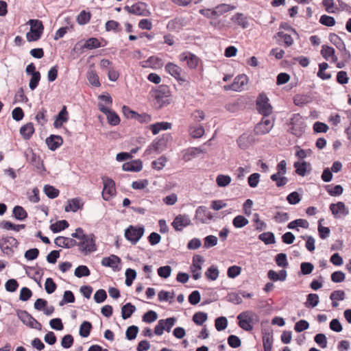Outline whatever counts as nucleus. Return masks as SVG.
Here are the masks:
<instances>
[{
    "instance_id": "33",
    "label": "nucleus",
    "mask_w": 351,
    "mask_h": 351,
    "mask_svg": "<svg viewBox=\"0 0 351 351\" xmlns=\"http://www.w3.org/2000/svg\"><path fill=\"white\" fill-rule=\"evenodd\" d=\"M87 79L91 85L96 87L100 86L99 76L97 75L96 71L93 69V66H90L87 72Z\"/></svg>"
},
{
    "instance_id": "23",
    "label": "nucleus",
    "mask_w": 351,
    "mask_h": 351,
    "mask_svg": "<svg viewBox=\"0 0 351 351\" xmlns=\"http://www.w3.org/2000/svg\"><path fill=\"white\" fill-rule=\"evenodd\" d=\"M245 318L250 324L252 326L259 322L258 315L252 311H246L241 313L238 316L237 319Z\"/></svg>"
},
{
    "instance_id": "55",
    "label": "nucleus",
    "mask_w": 351,
    "mask_h": 351,
    "mask_svg": "<svg viewBox=\"0 0 351 351\" xmlns=\"http://www.w3.org/2000/svg\"><path fill=\"white\" fill-rule=\"evenodd\" d=\"M323 221V219H320L318 221V232L319 236L322 239H326L329 237L330 230L328 227H324L322 226V221Z\"/></svg>"
},
{
    "instance_id": "46",
    "label": "nucleus",
    "mask_w": 351,
    "mask_h": 351,
    "mask_svg": "<svg viewBox=\"0 0 351 351\" xmlns=\"http://www.w3.org/2000/svg\"><path fill=\"white\" fill-rule=\"evenodd\" d=\"M319 296L316 293H309L307 295L306 302L305 306L306 307L314 308L319 304Z\"/></svg>"
},
{
    "instance_id": "44",
    "label": "nucleus",
    "mask_w": 351,
    "mask_h": 351,
    "mask_svg": "<svg viewBox=\"0 0 351 351\" xmlns=\"http://www.w3.org/2000/svg\"><path fill=\"white\" fill-rule=\"evenodd\" d=\"M208 319V315L204 312H197L193 316V321L198 326H202Z\"/></svg>"
},
{
    "instance_id": "50",
    "label": "nucleus",
    "mask_w": 351,
    "mask_h": 351,
    "mask_svg": "<svg viewBox=\"0 0 351 351\" xmlns=\"http://www.w3.org/2000/svg\"><path fill=\"white\" fill-rule=\"evenodd\" d=\"M215 326L217 331H221L226 328L228 319L226 317L221 316L215 319Z\"/></svg>"
},
{
    "instance_id": "22",
    "label": "nucleus",
    "mask_w": 351,
    "mask_h": 351,
    "mask_svg": "<svg viewBox=\"0 0 351 351\" xmlns=\"http://www.w3.org/2000/svg\"><path fill=\"white\" fill-rule=\"evenodd\" d=\"M121 262V258L114 254L104 257L101 261V265L105 267L112 268L114 270L117 267V264Z\"/></svg>"
},
{
    "instance_id": "39",
    "label": "nucleus",
    "mask_w": 351,
    "mask_h": 351,
    "mask_svg": "<svg viewBox=\"0 0 351 351\" xmlns=\"http://www.w3.org/2000/svg\"><path fill=\"white\" fill-rule=\"evenodd\" d=\"M219 271L216 265H211L205 272L206 277L210 280H215L219 277Z\"/></svg>"
},
{
    "instance_id": "38",
    "label": "nucleus",
    "mask_w": 351,
    "mask_h": 351,
    "mask_svg": "<svg viewBox=\"0 0 351 351\" xmlns=\"http://www.w3.org/2000/svg\"><path fill=\"white\" fill-rule=\"evenodd\" d=\"M92 327V324L90 322L84 321L80 327V335L82 337H87L90 333Z\"/></svg>"
},
{
    "instance_id": "20",
    "label": "nucleus",
    "mask_w": 351,
    "mask_h": 351,
    "mask_svg": "<svg viewBox=\"0 0 351 351\" xmlns=\"http://www.w3.org/2000/svg\"><path fill=\"white\" fill-rule=\"evenodd\" d=\"M143 169V162L141 160H134L123 164L122 169L125 171L138 172Z\"/></svg>"
},
{
    "instance_id": "4",
    "label": "nucleus",
    "mask_w": 351,
    "mask_h": 351,
    "mask_svg": "<svg viewBox=\"0 0 351 351\" xmlns=\"http://www.w3.org/2000/svg\"><path fill=\"white\" fill-rule=\"evenodd\" d=\"M145 232V227L143 225L136 226L130 225L124 232L125 238L131 243L135 245L143 237Z\"/></svg>"
},
{
    "instance_id": "35",
    "label": "nucleus",
    "mask_w": 351,
    "mask_h": 351,
    "mask_svg": "<svg viewBox=\"0 0 351 351\" xmlns=\"http://www.w3.org/2000/svg\"><path fill=\"white\" fill-rule=\"evenodd\" d=\"M12 213L14 217L19 221H23L27 217V213L21 206H14Z\"/></svg>"
},
{
    "instance_id": "51",
    "label": "nucleus",
    "mask_w": 351,
    "mask_h": 351,
    "mask_svg": "<svg viewBox=\"0 0 351 351\" xmlns=\"http://www.w3.org/2000/svg\"><path fill=\"white\" fill-rule=\"evenodd\" d=\"M201 153H204V150L200 147H190L186 150L184 157L186 160H191V158H194Z\"/></svg>"
},
{
    "instance_id": "36",
    "label": "nucleus",
    "mask_w": 351,
    "mask_h": 351,
    "mask_svg": "<svg viewBox=\"0 0 351 351\" xmlns=\"http://www.w3.org/2000/svg\"><path fill=\"white\" fill-rule=\"evenodd\" d=\"M80 208V199L78 198H73L68 201V204L65 206L64 210L66 212H76Z\"/></svg>"
},
{
    "instance_id": "58",
    "label": "nucleus",
    "mask_w": 351,
    "mask_h": 351,
    "mask_svg": "<svg viewBox=\"0 0 351 351\" xmlns=\"http://www.w3.org/2000/svg\"><path fill=\"white\" fill-rule=\"evenodd\" d=\"M57 289V285L51 278H47L45 283V289L48 294L53 293Z\"/></svg>"
},
{
    "instance_id": "24",
    "label": "nucleus",
    "mask_w": 351,
    "mask_h": 351,
    "mask_svg": "<svg viewBox=\"0 0 351 351\" xmlns=\"http://www.w3.org/2000/svg\"><path fill=\"white\" fill-rule=\"evenodd\" d=\"M330 210L332 215H337L339 213H341L344 215H347L349 213L346 205L342 202H338L337 204H331L330 205Z\"/></svg>"
},
{
    "instance_id": "3",
    "label": "nucleus",
    "mask_w": 351,
    "mask_h": 351,
    "mask_svg": "<svg viewBox=\"0 0 351 351\" xmlns=\"http://www.w3.org/2000/svg\"><path fill=\"white\" fill-rule=\"evenodd\" d=\"M28 23L30 25V30L26 34L27 40L28 42L38 40L44 30L43 22L38 19H30Z\"/></svg>"
},
{
    "instance_id": "56",
    "label": "nucleus",
    "mask_w": 351,
    "mask_h": 351,
    "mask_svg": "<svg viewBox=\"0 0 351 351\" xmlns=\"http://www.w3.org/2000/svg\"><path fill=\"white\" fill-rule=\"evenodd\" d=\"M275 261L277 265L281 267H286L289 265L287 254L285 253L278 254L275 257Z\"/></svg>"
},
{
    "instance_id": "61",
    "label": "nucleus",
    "mask_w": 351,
    "mask_h": 351,
    "mask_svg": "<svg viewBox=\"0 0 351 351\" xmlns=\"http://www.w3.org/2000/svg\"><path fill=\"white\" fill-rule=\"evenodd\" d=\"M162 325L165 327V330L169 332L172 327L176 323V318L174 317H168L167 319H162Z\"/></svg>"
},
{
    "instance_id": "31",
    "label": "nucleus",
    "mask_w": 351,
    "mask_h": 351,
    "mask_svg": "<svg viewBox=\"0 0 351 351\" xmlns=\"http://www.w3.org/2000/svg\"><path fill=\"white\" fill-rule=\"evenodd\" d=\"M273 340V333L271 332H265L263 333V343L264 351H271Z\"/></svg>"
},
{
    "instance_id": "64",
    "label": "nucleus",
    "mask_w": 351,
    "mask_h": 351,
    "mask_svg": "<svg viewBox=\"0 0 351 351\" xmlns=\"http://www.w3.org/2000/svg\"><path fill=\"white\" fill-rule=\"evenodd\" d=\"M314 265L309 262H303L300 264V271L303 275H308L313 272Z\"/></svg>"
},
{
    "instance_id": "34",
    "label": "nucleus",
    "mask_w": 351,
    "mask_h": 351,
    "mask_svg": "<svg viewBox=\"0 0 351 351\" xmlns=\"http://www.w3.org/2000/svg\"><path fill=\"white\" fill-rule=\"evenodd\" d=\"M69 226L68 221L65 219L58 221L50 226V230L53 233H58L65 230Z\"/></svg>"
},
{
    "instance_id": "27",
    "label": "nucleus",
    "mask_w": 351,
    "mask_h": 351,
    "mask_svg": "<svg viewBox=\"0 0 351 351\" xmlns=\"http://www.w3.org/2000/svg\"><path fill=\"white\" fill-rule=\"evenodd\" d=\"M34 132V128L32 123L29 122L23 125L20 129V134L25 140H29Z\"/></svg>"
},
{
    "instance_id": "60",
    "label": "nucleus",
    "mask_w": 351,
    "mask_h": 351,
    "mask_svg": "<svg viewBox=\"0 0 351 351\" xmlns=\"http://www.w3.org/2000/svg\"><path fill=\"white\" fill-rule=\"evenodd\" d=\"M145 4L143 3H138L132 5L131 14L139 16L145 15Z\"/></svg>"
},
{
    "instance_id": "25",
    "label": "nucleus",
    "mask_w": 351,
    "mask_h": 351,
    "mask_svg": "<svg viewBox=\"0 0 351 351\" xmlns=\"http://www.w3.org/2000/svg\"><path fill=\"white\" fill-rule=\"evenodd\" d=\"M248 82L247 76L245 74H241L237 75L233 81L236 91L239 92L244 89V86L247 84Z\"/></svg>"
},
{
    "instance_id": "16",
    "label": "nucleus",
    "mask_w": 351,
    "mask_h": 351,
    "mask_svg": "<svg viewBox=\"0 0 351 351\" xmlns=\"http://www.w3.org/2000/svg\"><path fill=\"white\" fill-rule=\"evenodd\" d=\"M180 60L181 61H186L188 66L191 69L197 68L199 60L197 56L189 51L181 53L180 55Z\"/></svg>"
},
{
    "instance_id": "49",
    "label": "nucleus",
    "mask_w": 351,
    "mask_h": 351,
    "mask_svg": "<svg viewBox=\"0 0 351 351\" xmlns=\"http://www.w3.org/2000/svg\"><path fill=\"white\" fill-rule=\"evenodd\" d=\"M308 163L306 161H303L301 163L299 162H294V167L295 168V173L300 176H304L306 173Z\"/></svg>"
},
{
    "instance_id": "5",
    "label": "nucleus",
    "mask_w": 351,
    "mask_h": 351,
    "mask_svg": "<svg viewBox=\"0 0 351 351\" xmlns=\"http://www.w3.org/2000/svg\"><path fill=\"white\" fill-rule=\"evenodd\" d=\"M165 71L173 76L178 83L182 85L184 82H188L187 75L181 67L177 64L168 62L165 67Z\"/></svg>"
},
{
    "instance_id": "13",
    "label": "nucleus",
    "mask_w": 351,
    "mask_h": 351,
    "mask_svg": "<svg viewBox=\"0 0 351 351\" xmlns=\"http://www.w3.org/2000/svg\"><path fill=\"white\" fill-rule=\"evenodd\" d=\"M191 224V221L189 217L186 215H177L173 222L171 223V226L175 229L176 231H182V230L190 226Z\"/></svg>"
},
{
    "instance_id": "48",
    "label": "nucleus",
    "mask_w": 351,
    "mask_h": 351,
    "mask_svg": "<svg viewBox=\"0 0 351 351\" xmlns=\"http://www.w3.org/2000/svg\"><path fill=\"white\" fill-rule=\"evenodd\" d=\"M138 327L134 325L129 326L125 331V337L128 340L131 341L136 339L138 333Z\"/></svg>"
},
{
    "instance_id": "37",
    "label": "nucleus",
    "mask_w": 351,
    "mask_h": 351,
    "mask_svg": "<svg viewBox=\"0 0 351 351\" xmlns=\"http://www.w3.org/2000/svg\"><path fill=\"white\" fill-rule=\"evenodd\" d=\"M31 164L35 167L39 171H45L43 161L40 157L36 155L35 153H32L30 158Z\"/></svg>"
},
{
    "instance_id": "8",
    "label": "nucleus",
    "mask_w": 351,
    "mask_h": 351,
    "mask_svg": "<svg viewBox=\"0 0 351 351\" xmlns=\"http://www.w3.org/2000/svg\"><path fill=\"white\" fill-rule=\"evenodd\" d=\"M17 315L19 319L26 326L31 328L41 330L42 325L34 317H32L28 312L25 310H19Z\"/></svg>"
},
{
    "instance_id": "11",
    "label": "nucleus",
    "mask_w": 351,
    "mask_h": 351,
    "mask_svg": "<svg viewBox=\"0 0 351 351\" xmlns=\"http://www.w3.org/2000/svg\"><path fill=\"white\" fill-rule=\"evenodd\" d=\"M273 126V121L269 118L264 117L262 120L256 125L254 132L256 135H264L269 133Z\"/></svg>"
},
{
    "instance_id": "45",
    "label": "nucleus",
    "mask_w": 351,
    "mask_h": 351,
    "mask_svg": "<svg viewBox=\"0 0 351 351\" xmlns=\"http://www.w3.org/2000/svg\"><path fill=\"white\" fill-rule=\"evenodd\" d=\"M90 17V12L82 10L77 16V22L79 25H85L89 22Z\"/></svg>"
},
{
    "instance_id": "9",
    "label": "nucleus",
    "mask_w": 351,
    "mask_h": 351,
    "mask_svg": "<svg viewBox=\"0 0 351 351\" xmlns=\"http://www.w3.org/2000/svg\"><path fill=\"white\" fill-rule=\"evenodd\" d=\"M104 189L102 197L104 200L108 201L116 193L115 183L114 180L108 177H102Z\"/></svg>"
},
{
    "instance_id": "63",
    "label": "nucleus",
    "mask_w": 351,
    "mask_h": 351,
    "mask_svg": "<svg viewBox=\"0 0 351 351\" xmlns=\"http://www.w3.org/2000/svg\"><path fill=\"white\" fill-rule=\"evenodd\" d=\"M158 315L156 312L149 310L143 315V321L146 323H152L156 320Z\"/></svg>"
},
{
    "instance_id": "42",
    "label": "nucleus",
    "mask_w": 351,
    "mask_h": 351,
    "mask_svg": "<svg viewBox=\"0 0 351 351\" xmlns=\"http://www.w3.org/2000/svg\"><path fill=\"white\" fill-rule=\"evenodd\" d=\"M258 239L266 245L275 243V235L271 232H263L258 236Z\"/></svg>"
},
{
    "instance_id": "43",
    "label": "nucleus",
    "mask_w": 351,
    "mask_h": 351,
    "mask_svg": "<svg viewBox=\"0 0 351 351\" xmlns=\"http://www.w3.org/2000/svg\"><path fill=\"white\" fill-rule=\"evenodd\" d=\"M248 223V219L243 215H237L232 220V224L236 228H241Z\"/></svg>"
},
{
    "instance_id": "17",
    "label": "nucleus",
    "mask_w": 351,
    "mask_h": 351,
    "mask_svg": "<svg viewBox=\"0 0 351 351\" xmlns=\"http://www.w3.org/2000/svg\"><path fill=\"white\" fill-rule=\"evenodd\" d=\"M54 243L58 247L69 249L76 246L77 241L73 238L59 236L55 239Z\"/></svg>"
},
{
    "instance_id": "10",
    "label": "nucleus",
    "mask_w": 351,
    "mask_h": 351,
    "mask_svg": "<svg viewBox=\"0 0 351 351\" xmlns=\"http://www.w3.org/2000/svg\"><path fill=\"white\" fill-rule=\"evenodd\" d=\"M254 131L252 132H245L242 134L237 140V143L239 148L246 149L256 142V136Z\"/></svg>"
},
{
    "instance_id": "57",
    "label": "nucleus",
    "mask_w": 351,
    "mask_h": 351,
    "mask_svg": "<svg viewBox=\"0 0 351 351\" xmlns=\"http://www.w3.org/2000/svg\"><path fill=\"white\" fill-rule=\"evenodd\" d=\"M105 27L107 32L114 31L119 32L121 30L120 24L114 20L108 21L106 23Z\"/></svg>"
},
{
    "instance_id": "14",
    "label": "nucleus",
    "mask_w": 351,
    "mask_h": 351,
    "mask_svg": "<svg viewBox=\"0 0 351 351\" xmlns=\"http://www.w3.org/2000/svg\"><path fill=\"white\" fill-rule=\"evenodd\" d=\"M213 218V214L206 206H200L195 211V219L202 223H207Z\"/></svg>"
},
{
    "instance_id": "41",
    "label": "nucleus",
    "mask_w": 351,
    "mask_h": 351,
    "mask_svg": "<svg viewBox=\"0 0 351 351\" xmlns=\"http://www.w3.org/2000/svg\"><path fill=\"white\" fill-rule=\"evenodd\" d=\"M271 180L276 182L278 187H282L286 185L289 181L288 178L285 176H282L279 173H274L270 177Z\"/></svg>"
},
{
    "instance_id": "30",
    "label": "nucleus",
    "mask_w": 351,
    "mask_h": 351,
    "mask_svg": "<svg viewBox=\"0 0 351 351\" xmlns=\"http://www.w3.org/2000/svg\"><path fill=\"white\" fill-rule=\"evenodd\" d=\"M184 25V19L183 18H175L167 24V28L171 31H179Z\"/></svg>"
},
{
    "instance_id": "2",
    "label": "nucleus",
    "mask_w": 351,
    "mask_h": 351,
    "mask_svg": "<svg viewBox=\"0 0 351 351\" xmlns=\"http://www.w3.org/2000/svg\"><path fill=\"white\" fill-rule=\"evenodd\" d=\"M288 132L297 137H300L305 132L306 123L299 114H293L290 119Z\"/></svg>"
},
{
    "instance_id": "6",
    "label": "nucleus",
    "mask_w": 351,
    "mask_h": 351,
    "mask_svg": "<svg viewBox=\"0 0 351 351\" xmlns=\"http://www.w3.org/2000/svg\"><path fill=\"white\" fill-rule=\"evenodd\" d=\"M95 236L93 234L86 235V238L77 241L76 246L79 247V250L84 255L90 254L97 250V247L95 242Z\"/></svg>"
},
{
    "instance_id": "12",
    "label": "nucleus",
    "mask_w": 351,
    "mask_h": 351,
    "mask_svg": "<svg viewBox=\"0 0 351 351\" xmlns=\"http://www.w3.org/2000/svg\"><path fill=\"white\" fill-rule=\"evenodd\" d=\"M329 40L333 44L339 51L342 53V56L344 58L350 56V52L347 50L346 45L343 40L336 34L330 33L329 34Z\"/></svg>"
},
{
    "instance_id": "40",
    "label": "nucleus",
    "mask_w": 351,
    "mask_h": 351,
    "mask_svg": "<svg viewBox=\"0 0 351 351\" xmlns=\"http://www.w3.org/2000/svg\"><path fill=\"white\" fill-rule=\"evenodd\" d=\"M43 191L45 195L50 199H54L59 195L60 191L58 189L49 184L44 186Z\"/></svg>"
},
{
    "instance_id": "1",
    "label": "nucleus",
    "mask_w": 351,
    "mask_h": 351,
    "mask_svg": "<svg viewBox=\"0 0 351 351\" xmlns=\"http://www.w3.org/2000/svg\"><path fill=\"white\" fill-rule=\"evenodd\" d=\"M152 97L154 99L156 108H162L171 103L169 87L167 85H160L151 91Z\"/></svg>"
},
{
    "instance_id": "21",
    "label": "nucleus",
    "mask_w": 351,
    "mask_h": 351,
    "mask_svg": "<svg viewBox=\"0 0 351 351\" xmlns=\"http://www.w3.org/2000/svg\"><path fill=\"white\" fill-rule=\"evenodd\" d=\"M335 49L326 45L322 47L321 54L322 57L326 60H330L332 62H337V57L335 54Z\"/></svg>"
},
{
    "instance_id": "18",
    "label": "nucleus",
    "mask_w": 351,
    "mask_h": 351,
    "mask_svg": "<svg viewBox=\"0 0 351 351\" xmlns=\"http://www.w3.org/2000/svg\"><path fill=\"white\" fill-rule=\"evenodd\" d=\"M48 148L51 151L56 150L63 143V139L61 136L51 134L45 140Z\"/></svg>"
},
{
    "instance_id": "59",
    "label": "nucleus",
    "mask_w": 351,
    "mask_h": 351,
    "mask_svg": "<svg viewBox=\"0 0 351 351\" xmlns=\"http://www.w3.org/2000/svg\"><path fill=\"white\" fill-rule=\"evenodd\" d=\"M218 239L215 236L208 235L204 239V247L210 248L217 245Z\"/></svg>"
},
{
    "instance_id": "15",
    "label": "nucleus",
    "mask_w": 351,
    "mask_h": 351,
    "mask_svg": "<svg viewBox=\"0 0 351 351\" xmlns=\"http://www.w3.org/2000/svg\"><path fill=\"white\" fill-rule=\"evenodd\" d=\"M99 110L107 116L108 122L110 125L115 126L119 124L120 118L113 110H111L101 104L98 105Z\"/></svg>"
},
{
    "instance_id": "53",
    "label": "nucleus",
    "mask_w": 351,
    "mask_h": 351,
    "mask_svg": "<svg viewBox=\"0 0 351 351\" xmlns=\"http://www.w3.org/2000/svg\"><path fill=\"white\" fill-rule=\"evenodd\" d=\"M319 23L326 27H332L335 25L336 21L333 16L323 14L319 19Z\"/></svg>"
},
{
    "instance_id": "19",
    "label": "nucleus",
    "mask_w": 351,
    "mask_h": 351,
    "mask_svg": "<svg viewBox=\"0 0 351 351\" xmlns=\"http://www.w3.org/2000/svg\"><path fill=\"white\" fill-rule=\"evenodd\" d=\"M69 120V113L66 106H63L60 111L58 112L53 123L55 128H60L64 123Z\"/></svg>"
},
{
    "instance_id": "54",
    "label": "nucleus",
    "mask_w": 351,
    "mask_h": 351,
    "mask_svg": "<svg viewBox=\"0 0 351 351\" xmlns=\"http://www.w3.org/2000/svg\"><path fill=\"white\" fill-rule=\"evenodd\" d=\"M231 182L230 176L228 175L220 174L216 178V182L220 187H225L228 186Z\"/></svg>"
},
{
    "instance_id": "47",
    "label": "nucleus",
    "mask_w": 351,
    "mask_h": 351,
    "mask_svg": "<svg viewBox=\"0 0 351 351\" xmlns=\"http://www.w3.org/2000/svg\"><path fill=\"white\" fill-rule=\"evenodd\" d=\"M74 274L77 278H82L90 275V271L86 265H80L75 268Z\"/></svg>"
},
{
    "instance_id": "26",
    "label": "nucleus",
    "mask_w": 351,
    "mask_h": 351,
    "mask_svg": "<svg viewBox=\"0 0 351 351\" xmlns=\"http://www.w3.org/2000/svg\"><path fill=\"white\" fill-rule=\"evenodd\" d=\"M287 274L285 269H282L279 272L274 270H269L267 273L268 278L273 281H285L286 280Z\"/></svg>"
},
{
    "instance_id": "28",
    "label": "nucleus",
    "mask_w": 351,
    "mask_h": 351,
    "mask_svg": "<svg viewBox=\"0 0 351 351\" xmlns=\"http://www.w3.org/2000/svg\"><path fill=\"white\" fill-rule=\"evenodd\" d=\"M231 20L241 26L243 29H245L248 27L247 17L243 13H237L231 18Z\"/></svg>"
},
{
    "instance_id": "29",
    "label": "nucleus",
    "mask_w": 351,
    "mask_h": 351,
    "mask_svg": "<svg viewBox=\"0 0 351 351\" xmlns=\"http://www.w3.org/2000/svg\"><path fill=\"white\" fill-rule=\"evenodd\" d=\"M136 310V308L132 303L128 302L124 304L121 307V317L123 319H127L131 317V315Z\"/></svg>"
},
{
    "instance_id": "32",
    "label": "nucleus",
    "mask_w": 351,
    "mask_h": 351,
    "mask_svg": "<svg viewBox=\"0 0 351 351\" xmlns=\"http://www.w3.org/2000/svg\"><path fill=\"white\" fill-rule=\"evenodd\" d=\"M101 43L97 38H90L87 39L84 43L81 46V48L82 49H95L99 48L101 47Z\"/></svg>"
},
{
    "instance_id": "62",
    "label": "nucleus",
    "mask_w": 351,
    "mask_h": 351,
    "mask_svg": "<svg viewBox=\"0 0 351 351\" xmlns=\"http://www.w3.org/2000/svg\"><path fill=\"white\" fill-rule=\"evenodd\" d=\"M19 286V282L14 278L8 280L5 284V290L8 292H14Z\"/></svg>"
},
{
    "instance_id": "52",
    "label": "nucleus",
    "mask_w": 351,
    "mask_h": 351,
    "mask_svg": "<svg viewBox=\"0 0 351 351\" xmlns=\"http://www.w3.org/2000/svg\"><path fill=\"white\" fill-rule=\"evenodd\" d=\"M189 132L193 138H200L204 134V128L202 125H199L197 127L191 126L189 128Z\"/></svg>"
},
{
    "instance_id": "7",
    "label": "nucleus",
    "mask_w": 351,
    "mask_h": 351,
    "mask_svg": "<svg viewBox=\"0 0 351 351\" xmlns=\"http://www.w3.org/2000/svg\"><path fill=\"white\" fill-rule=\"evenodd\" d=\"M256 105L258 112L263 114V117H267L271 114L272 107L269 103V99L266 95L260 94L256 99Z\"/></svg>"
}]
</instances>
